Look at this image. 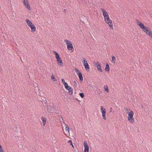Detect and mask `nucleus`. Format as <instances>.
<instances>
[{
    "mask_svg": "<svg viewBox=\"0 0 152 152\" xmlns=\"http://www.w3.org/2000/svg\"><path fill=\"white\" fill-rule=\"evenodd\" d=\"M104 20L106 23L109 24L110 27L112 29H113V27L112 21V20L110 19L109 15H108L107 17L104 18Z\"/></svg>",
    "mask_w": 152,
    "mask_h": 152,
    "instance_id": "1",
    "label": "nucleus"
},
{
    "mask_svg": "<svg viewBox=\"0 0 152 152\" xmlns=\"http://www.w3.org/2000/svg\"><path fill=\"white\" fill-rule=\"evenodd\" d=\"M137 23L139 25L140 28H141L143 31H145L147 29H148V27L144 26L143 24L140 22L136 20Z\"/></svg>",
    "mask_w": 152,
    "mask_h": 152,
    "instance_id": "2",
    "label": "nucleus"
},
{
    "mask_svg": "<svg viewBox=\"0 0 152 152\" xmlns=\"http://www.w3.org/2000/svg\"><path fill=\"white\" fill-rule=\"evenodd\" d=\"M64 42L66 43V44L67 45V48L69 50H73L72 45L71 43L69 42H70L67 39H65L64 40Z\"/></svg>",
    "mask_w": 152,
    "mask_h": 152,
    "instance_id": "3",
    "label": "nucleus"
},
{
    "mask_svg": "<svg viewBox=\"0 0 152 152\" xmlns=\"http://www.w3.org/2000/svg\"><path fill=\"white\" fill-rule=\"evenodd\" d=\"M101 111L102 113V115L103 119L104 120H106V110L105 109L103 106H101Z\"/></svg>",
    "mask_w": 152,
    "mask_h": 152,
    "instance_id": "4",
    "label": "nucleus"
},
{
    "mask_svg": "<svg viewBox=\"0 0 152 152\" xmlns=\"http://www.w3.org/2000/svg\"><path fill=\"white\" fill-rule=\"evenodd\" d=\"M82 61L83 63L85 68L87 70H88V69H89V67L88 64L85 58H83V60H82Z\"/></svg>",
    "mask_w": 152,
    "mask_h": 152,
    "instance_id": "5",
    "label": "nucleus"
},
{
    "mask_svg": "<svg viewBox=\"0 0 152 152\" xmlns=\"http://www.w3.org/2000/svg\"><path fill=\"white\" fill-rule=\"evenodd\" d=\"M23 1L26 8L29 10H30L31 9L28 1L27 0H23Z\"/></svg>",
    "mask_w": 152,
    "mask_h": 152,
    "instance_id": "6",
    "label": "nucleus"
},
{
    "mask_svg": "<svg viewBox=\"0 0 152 152\" xmlns=\"http://www.w3.org/2000/svg\"><path fill=\"white\" fill-rule=\"evenodd\" d=\"M55 109V107L53 105H50L49 106H48L47 110L49 113L53 112Z\"/></svg>",
    "mask_w": 152,
    "mask_h": 152,
    "instance_id": "7",
    "label": "nucleus"
},
{
    "mask_svg": "<svg viewBox=\"0 0 152 152\" xmlns=\"http://www.w3.org/2000/svg\"><path fill=\"white\" fill-rule=\"evenodd\" d=\"M56 58L58 61V64L59 65H63V63L59 55L58 56V57H56Z\"/></svg>",
    "mask_w": 152,
    "mask_h": 152,
    "instance_id": "8",
    "label": "nucleus"
},
{
    "mask_svg": "<svg viewBox=\"0 0 152 152\" xmlns=\"http://www.w3.org/2000/svg\"><path fill=\"white\" fill-rule=\"evenodd\" d=\"M84 145L85 148L84 152H89V147L86 142H84Z\"/></svg>",
    "mask_w": 152,
    "mask_h": 152,
    "instance_id": "9",
    "label": "nucleus"
},
{
    "mask_svg": "<svg viewBox=\"0 0 152 152\" xmlns=\"http://www.w3.org/2000/svg\"><path fill=\"white\" fill-rule=\"evenodd\" d=\"M98 64L96 65V66L97 68V70L100 72H102V70L101 68V66L100 64V63L97 61Z\"/></svg>",
    "mask_w": 152,
    "mask_h": 152,
    "instance_id": "10",
    "label": "nucleus"
},
{
    "mask_svg": "<svg viewBox=\"0 0 152 152\" xmlns=\"http://www.w3.org/2000/svg\"><path fill=\"white\" fill-rule=\"evenodd\" d=\"M101 10L102 12L103 15L104 17L105 18L106 17H107L108 15V14L106 12V11L103 8H101Z\"/></svg>",
    "mask_w": 152,
    "mask_h": 152,
    "instance_id": "11",
    "label": "nucleus"
},
{
    "mask_svg": "<svg viewBox=\"0 0 152 152\" xmlns=\"http://www.w3.org/2000/svg\"><path fill=\"white\" fill-rule=\"evenodd\" d=\"M31 28V31L34 32L36 31V27L33 24L32 25H30V26H29Z\"/></svg>",
    "mask_w": 152,
    "mask_h": 152,
    "instance_id": "12",
    "label": "nucleus"
},
{
    "mask_svg": "<svg viewBox=\"0 0 152 152\" xmlns=\"http://www.w3.org/2000/svg\"><path fill=\"white\" fill-rule=\"evenodd\" d=\"M128 119L131 123L133 124L134 122V120L133 117V116L128 118Z\"/></svg>",
    "mask_w": 152,
    "mask_h": 152,
    "instance_id": "13",
    "label": "nucleus"
},
{
    "mask_svg": "<svg viewBox=\"0 0 152 152\" xmlns=\"http://www.w3.org/2000/svg\"><path fill=\"white\" fill-rule=\"evenodd\" d=\"M26 22L27 23L28 26H30V25H32L33 23L31 21L29 20L28 19H26Z\"/></svg>",
    "mask_w": 152,
    "mask_h": 152,
    "instance_id": "14",
    "label": "nucleus"
},
{
    "mask_svg": "<svg viewBox=\"0 0 152 152\" xmlns=\"http://www.w3.org/2000/svg\"><path fill=\"white\" fill-rule=\"evenodd\" d=\"M41 118L42 120L43 125L45 126L46 121V119L44 117H42Z\"/></svg>",
    "mask_w": 152,
    "mask_h": 152,
    "instance_id": "15",
    "label": "nucleus"
},
{
    "mask_svg": "<svg viewBox=\"0 0 152 152\" xmlns=\"http://www.w3.org/2000/svg\"><path fill=\"white\" fill-rule=\"evenodd\" d=\"M77 75L78 76V77L79 78L80 80V81H82L83 80V78L82 73H78Z\"/></svg>",
    "mask_w": 152,
    "mask_h": 152,
    "instance_id": "16",
    "label": "nucleus"
},
{
    "mask_svg": "<svg viewBox=\"0 0 152 152\" xmlns=\"http://www.w3.org/2000/svg\"><path fill=\"white\" fill-rule=\"evenodd\" d=\"M105 70L106 71H109L110 70V67L108 64H106V67L105 68Z\"/></svg>",
    "mask_w": 152,
    "mask_h": 152,
    "instance_id": "17",
    "label": "nucleus"
},
{
    "mask_svg": "<svg viewBox=\"0 0 152 152\" xmlns=\"http://www.w3.org/2000/svg\"><path fill=\"white\" fill-rule=\"evenodd\" d=\"M69 91V94H70L71 95L73 93V89L72 88H71V87H70L69 88H68V89H67Z\"/></svg>",
    "mask_w": 152,
    "mask_h": 152,
    "instance_id": "18",
    "label": "nucleus"
},
{
    "mask_svg": "<svg viewBox=\"0 0 152 152\" xmlns=\"http://www.w3.org/2000/svg\"><path fill=\"white\" fill-rule=\"evenodd\" d=\"M134 115V113L132 111H131L128 113V118H129L132 116H133Z\"/></svg>",
    "mask_w": 152,
    "mask_h": 152,
    "instance_id": "19",
    "label": "nucleus"
},
{
    "mask_svg": "<svg viewBox=\"0 0 152 152\" xmlns=\"http://www.w3.org/2000/svg\"><path fill=\"white\" fill-rule=\"evenodd\" d=\"M104 90L106 91L107 92V93L109 92V89H108V87L107 85L104 86Z\"/></svg>",
    "mask_w": 152,
    "mask_h": 152,
    "instance_id": "20",
    "label": "nucleus"
},
{
    "mask_svg": "<svg viewBox=\"0 0 152 152\" xmlns=\"http://www.w3.org/2000/svg\"><path fill=\"white\" fill-rule=\"evenodd\" d=\"M65 86V88L67 90V89H68L70 87V86H69L68 85V84L67 83H66V84L64 85Z\"/></svg>",
    "mask_w": 152,
    "mask_h": 152,
    "instance_id": "21",
    "label": "nucleus"
},
{
    "mask_svg": "<svg viewBox=\"0 0 152 152\" xmlns=\"http://www.w3.org/2000/svg\"><path fill=\"white\" fill-rule=\"evenodd\" d=\"M116 60V58L115 57L113 56H112V61L113 62V63L114 64L115 63V61Z\"/></svg>",
    "mask_w": 152,
    "mask_h": 152,
    "instance_id": "22",
    "label": "nucleus"
},
{
    "mask_svg": "<svg viewBox=\"0 0 152 152\" xmlns=\"http://www.w3.org/2000/svg\"><path fill=\"white\" fill-rule=\"evenodd\" d=\"M51 79L54 81H56V79L55 77L54 76V75L53 74H52L51 76Z\"/></svg>",
    "mask_w": 152,
    "mask_h": 152,
    "instance_id": "23",
    "label": "nucleus"
},
{
    "mask_svg": "<svg viewBox=\"0 0 152 152\" xmlns=\"http://www.w3.org/2000/svg\"><path fill=\"white\" fill-rule=\"evenodd\" d=\"M79 95L82 98H83L84 97V94L83 93H81L79 94Z\"/></svg>",
    "mask_w": 152,
    "mask_h": 152,
    "instance_id": "24",
    "label": "nucleus"
},
{
    "mask_svg": "<svg viewBox=\"0 0 152 152\" xmlns=\"http://www.w3.org/2000/svg\"><path fill=\"white\" fill-rule=\"evenodd\" d=\"M75 72H77V74H78L79 73H81L80 71L77 68H75Z\"/></svg>",
    "mask_w": 152,
    "mask_h": 152,
    "instance_id": "25",
    "label": "nucleus"
},
{
    "mask_svg": "<svg viewBox=\"0 0 152 152\" xmlns=\"http://www.w3.org/2000/svg\"><path fill=\"white\" fill-rule=\"evenodd\" d=\"M41 101L42 102L44 103L45 104H46L47 103V101L45 99H42V101Z\"/></svg>",
    "mask_w": 152,
    "mask_h": 152,
    "instance_id": "26",
    "label": "nucleus"
},
{
    "mask_svg": "<svg viewBox=\"0 0 152 152\" xmlns=\"http://www.w3.org/2000/svg\"><path fill=\"white\" fill-rule=\"evenodd\" d=\"M147 34L150 36V37L152 38V32L151 31H149V33H148Z\"/></svg>",
    "mask_w": 152,
    "mask_h": 152,
    "instance_id": "27",
    "label": "nucleus"
},
{
    "mask_svg": "<svg viewBox=\"0 0 152 152\" xmlns=\"http://www.w3.org/2000/svg\"><path fill=\"white\" fill-rule=\"evenodd\" d=\"M65 130L66 131H68V132L69 133V128L68 126L66 127Z\"/></svg>",
    "mask_w": 152,
    "mask_h": 152,
    "instance_id": "28",
    "label": "nucleus"
},
{
    "mask_svg": "<svg viewBox=\"0 0 152 152\" xmlns=\"http://www.w3.org/2000/svg\"><path fill=\"white\" fill-rule=\"evenodd\" d=\"M53 52L56 55V57L57 56L58 57V56H59V54L57 53V52H56L55 51H53Z\"/></svg>",
    "mask_w": 152,
    "mask_h": 152,
    "instance_id": "29",
    "label": "nucleus"
},
{
    "mask_svg": "<svg viewBox=\"0 0 152 152\" xmlns=\"http://www.w3.org/2000/svg\"><path fill=\"white\" fill-rule=\"evenodd\" d=\"M124 110H125L126 112H129L130 110V109H128L127 107H125L124 108Z\"/></svg>",
    "mask_w": 152,
    "mask_h": 152,
    "instance_id": "30",
    "label": "nucleus"
},
{
    "mask_svg": "<svg viewBox=\"0 0 152 152\" xmlns=\"http://www.w3.org/2000/svg\"><path fill=\"white\" fill-rule=\"evenodd\" d=\"M61 80H62V83L63 85L65 84H66V83L65 82V80H64V79H61Z\"/></svg>",
    "mask_w": 152,
    "mask_h": 152,
    "instance_id": "31",
    "label": "nucleus"
},
{
    "mask_svg": "<svg viewBox=\"0 0 152 152\" xmlns=\"http://www.w3.org/2000/svg\"><path fill=\"white\" fill-rule=\"evenodd\" d=\"M74 86H75V87H77V84L76 82L75 81H74Z\"/></svg>",
    "mask_w": 152,
    "mask_h": 152,
    "instance_id": "32",
    "label": "nucleus"
},
{
    "mask_svg": "<svg viewBox=\"0 0 152 152\" xmlns=\"http://www.w3.org/2000/svg\"><path fill=\"white\" fill-rule=\"evenodd\" d=\"M68 142L70 143V145H72V140H69L68 141Z\"/></svg>",
    "mask_w": 152,
    "mask_h": 152,
    "instance_id": "33",
    "label": "nucleus"
},
{
    "mask_svg": "<svg viewBox=\"0 0 152 152\" xmlns=\"http://www.w3.org/2000/svg\"><path fill=\"white\" fill-rule=\"evenodd\" d=\"M149 28H148V29H147L144 32H145L146 33H147V31H149L148 30H149Z\"/></svg>",
    "mask_w": 152,
    "mask_h": 152,
    "instance_id": "34",
    "label": "nucleus"
},
{
    "mask_svg": "<svg viewBox=\"0 0 152 152\" xmlns=\"http://www.w3.org/2000/svg\"><path fill=\"white\" fill-rule=\"evenodd\" d=\"M110 111L109 112V113H110L111 112H112V107H111L110 109Z\"/></svg>",
    "mask_w": 152,
    "mask_h": 152,
    "instance_id": "35",
    "label": "nucleus"
},
{
    "mask_svg": "<svg viewBox=\"0 0 152 152\" xmlns=\"http://www.w3.org/2000/svg\"><path fill=\"white\" fill-rule=\"evenodd\" d=\"M149 31H147V33H146V34H148V33H149V31H151L150 30V28L149 29Z\"/></svg>",
    "mask_w": 152,
    "mask_h": 152,
    "instance_id": "36",
    "label": "nucleus"
},
{
    "mask_svg": "<svg viewBox=\"0 0 152 152\" xmlns=\"http://www.w3.org/2000/svg\"><path fill=\"white\" fill-rule=\"evenodd\" d=\"M3 150V149L2 148V147H1V148H0V151H2Z\"/></svg>",
    "mask_w": 152,
    "mask_h": 152,
    "instance_id": "37",
    "label": "nucleus"
},
{
    "mask_svg": "<svg viewBox=\"0 0 152 152\" xmlns=\"http://www.w3.org/2000/svg\"><path fill=\"white\" fill-rule=\"evenodd\" d=\"M71 145L72 146L73 148H74V146H73V144H72V145Z\"/></svg>",
    "mask_w": 152,
    "mask_h": 152,
    "instance_id": "38",
    "label": "nucleus"
},
{
    "mask_svg": "<svg viewBox=\"0 0 152 152\" xmlns=\"http://www.w3.org/2000/svg\"><path fill=\"white\" fill-rule=\"evenodd\" d=\"M0 152H4L3 150L2 151H1Z\"/></svg>",
    "mask_w": 152,
    "mask_h": 152,
    "instance_id": "39",
    "label": "nucleus"
},
{
    "mask_svg": "<svg viewBox=\"0 0 152 152\" xmlns=\"http://www.w3.org/2000/svg\"><path fill=\"white\" fill-rule=\"evenodd\" d=\"M63 123H64V124H65V125H66V124L64 122H63Z\"/></svg>",
    "mask_w": 152,
    "mask_h": 152,
    "instance_id": "40",
    "label": "nucleus"
},
{
    "mask_svg": "<svg viewBox=\"0 0 152 152\" xmlns=\"http://www.w3.org/2000/svg\"><path fill=\"white\" fill-rule=\"evenodd\" d=\"M1 146L0 145V148H1Z\"/></svg>",
    "mask_w": 152,
    "mask_h": 152,
    "instance_id": "41",
    "label": "nucleus"
},
{
    "mask_svg": "<svg viewBox=\"0 0 152 152\" xmlns=\"http://www.w3.org/2000/svg\"><path fill=\"white\" fill-rule=\"evenodd\" d=\"M142 107H143V106H142Z\"/></svg>",
    "mask_w": 152,
    "mask_h": 152,
    "instance_id": "42",
    "label": "nucleus"
}]
</instances>
